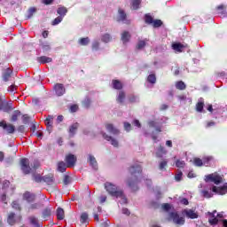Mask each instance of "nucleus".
Masks as SVG:
<instances>
[{"instance_id":"obj_1","label":"nucleus","mask_w":227,"mask_h":227,"mask_svg":"<svg viewBox=\"0 0 227 227\" xmlns=\"http://www.w3.org/2000/svg\"><path fill=\"white\" fill-rule=\"evenodd\" d=\"M105 189H106L107 192H109L111 196H114L115 198H121V203H127V198H125L123 191H121L116 185L113 184V183H106Z\"/></svg>"},{"instance_id":"obj_2","label":"nucleus","mask_w":227,"mask_h":227,"mask_svg":"<svg viewBox=\"0 0 227 227\" xmlns=\"http://www.w3.org/2000/svg\"><path fill=\"white\" fill-rule=\"evenodd\" d=\"M205 182H213V184L219 185V184H223V176L217 174V172H215L206 176Z\"/></svg>"},{"instance_id":"obj_3","label":"nucleus","mask_w":227,"mask_h":227,"mask_svg":"<svg viewBox=\"0 0 227 227\" xmlns=\"http://www.w3.org/2000/svg\"><path fill=\"white\" fill-rule=\"evenodd\" d=\"M168 221H173L175 224H180V225L185 223V219L184 217H180L178 215V213L176 212L169 213Z\"/></svg>"},{"instance_id":"obj_4","label":"nucleus","mask_w":227,"mask_h":227,"mask_svg":"<svg viewBox=\"0 0 227 227\" xmlns=\"http://www.w3.org/2000/svg\"><path fill=\"white\" fill-rule=\"evenodd\" d=\"M20 168L24 175H29L33 168L29 166V160L23 158L20 160Z\"/></svg>"},{"instance_id":"obj_5","label":"nucleus","mask_w":227,"mask_h":227,"mask_svg":"<svg viewBox=\"0 0 227 227\" xmlns=\"http://www.w3.org/2000/svg\"><path fill=\"white\" fill-rule=\"evenodd\" d=\"M0 127L4 128V130H6L8 134H13L15 132V126L13 124H7L6 121H0Z\"/></svg>"},{"instance_id":"obj_6","label":"nucleus","mask_w":227,"mask_h":227,"mask_svg":"<svg viewBox=\"0 0 227 227\" xmlns=\"http://www.w3.org/2000/svg\"><path fill=\"white\" fill-rule=\"evenodd\" d=\"M212 192H215V194H220V195H223L227 193V184H224L223 186L221 187H216V186H213L212 187Z\"/></svg>"},{"instance_id":"obj_7","label":"nucleus","mask_w":227,"mask_h":227,"mask_svg":"<svg viewBox=\"0 0 227 227\" xmlns=\"http://www.w3.org/2000/svg\"><path fill=\"white\" fill-rule=\"evenodd\" d=\"M13 107L12 104L3 101V98H0V111H4V113H8L12 111Z\"/></svg>"},{"instance_id":"obj_8","label":"nucleus","mask_w":227,"mask_h":227,"mask_svg":"<svg viewBox=\"0 0 227 227\" xmlns=\"http://www.w3.org/2000/svg\"><path fill=\"white\" fill-rule=\"evenodd\" d=\"M76 160L77 158H75V155L74 154H68L66 156V162L67 164V168H74V166H75Z\"/></svg>"},{"instance_id":"obj_9","label":"nucleus","mask_w":227,"mask_h":227,"mask_svg":"<svg viewBox=\"0 0 227 227\" xmlns=\"http://www.w3.org/2000/svg\"><path fill=\"white\" fill-rule=\"evenodd\" d=\"M214 164H215V160H214V157L212 156L204 157L202 159V166L208 168L210 166H214Z\"/></svg>"},{"instance_id":"obj_10","label":"nucleus","mask_w":227,"mask_h":227,"mask_svg":"<svg viewBox=\"0 0 227 227\" xmlns=\"http://www.w3.org/2000/svg\"><path fill=\"white\" fill-rule=\"evenodd\" d=\"M13 73V71L12 70V68L8 67L6 69L3 70V80L5 82H8V81H10L11 77H12V74Z\"/></svg>"},{"instance_id":"obj_11","label":"nucleus","mask_w":227,"mask_h":227,"mask_svg":"<svg viewBox=\"0 0 227 227\" xmlns=\"http://www.w3.org/2000/svg\"><path fill=\"white\" fill-rule=\"evenodd\" d=\"M183 214H184L186 217H189L190 219H198V213L194 212V210L184 209Z\"/></svg>"},{"instance_id":"obj_12","label":"nucleus","mask_w":227,"mask_h":227,"mask_svg":"<svg viewBox=\"0 0 227 227\" xmlns=\"http://www.w3.org/2000/svg\"><path fill=\"white\" fill-rule=\"evenodd\" d=\"M54 90L58 97H61L65 94V87H63V84L61 83H57L54 87Z\"/></svg>"},{"instance_id":"obj_13","label":"nucleus","mask_w":227,"mask_h":227,"mask_svg":"<svg viewBox=\"0 0 227 227\" xmlns=\"http://www.w3.org/2000/svg\"><path fill=\"white\" fill-rule=\"evenodd\" d=\"M103 137L106 141H109L111 143L112 146L118 148V140H116V138H113V137H109L106 133L103 134Z\"/></svg>"},{"instance_id":"obj_14","label":"nucleus","mask_w":227,"mask_h":227,"mask_svg":"<svg viewBox=\"0 0 227 227\" xmlns=\"http://www.w3.org/2000/svg\"><path fill=\"white\" fill-rule=\"evenodd\" d=\"M106 130H108L110 132V134H113L114 136H118V134H120V130H118V129L114 128V126H113V124H106Z\"/></svg>"},{"instance_id":"obj_15","label":"nucleus","mask_w":227,"mask_h":227,"mask_svg":"<svg viewBox=\"0 0 227 227\" xmlns=\"http://www.w3.org/2000/svg\"><path fill=\"white\" fill-rule=\"evenodd\" d=\"M186 47V45H184L180 43H176L172 44V49H174V51H176V52H183L184 49H185Z\"/></svg>"},{"instance_id":"obj_16","label":"nucleus","mask_w":227,"mask_h":227,"mask_svg":"<svg viewBox=\"0 0 227 227\" xmlns=\"http://www.w3.org/2000/svg\"><path fill=\"white\" fill-rule=\"evenodd\" d=\"M30 224L34 227H41L40 222L38 221V218L35 216H29L28 218Z\"/></svg>"},{"instance_id":"obj_17","label":"nucleus","mask_w":227,"mask_h":227,"mask_svg":"<svg viewBox=\"0 0 227 227\" xmlns=\"http://www.w3.org/2000/svg\"><path fill=\"white\" fill-rule=\"evenodd\" d=\"M77 129H79V123H74L69 128V136L74 137L75 132H77Z\"/></svg>"},{"instance_id":"obj_18","label":"nucleus","mask_w":227,"mask_h":227,"mask_svg":"<svg viewBox=\"0 0 227 227\" xmlns=\"http://www.w3.org/2000/svg\"><path fill=\"white\" fill-rule=\"evenodd\" d=\"M52 116L49 115L46 120L44 121V123L47 127V129L51 132L52 130Z\"/></svg>"},{"instance_id":"obj_19","label":"nucleus","mask_w":227,"mask_h":227,"mask_svg":"<svg viewBox=\"0 0 227 227\" xmlns=\"http://www.w3.org/2000/svg\"><path fill=\"white\" fill-rule=\"evenodd\" d=\"M215 212L216 211H214V213H209V215L211 216L208 221L209 223L214 225V224H217V223H219V219H217V217H215Z\"/></svg>"},{"instance_id":"obj_20","label":"nucleus","mask_w":227,"mask_h":227,"mask_svg":"<svg viewBox=\"0 0 227 227\" xmlns=\"http://www.w3.org/2000/svg\"><path fill=\"white\" fill-rule=\"evenodd\" d=\"M23 198L24 200H26V201H28V203H31V201H35V195L30 192H25Z\"/></svg>"},{"instance_id":"obj_21","label":"nucleus","mask_w":227,"mask_h":227,"mask_svg":"<svg viewBox=\"0 0 227 227\" xmlns=\"http://www.w3.org/2000/svg\"><path fill=\"white\" fill-rule=\"evenodd\" d=\"M67 168H68V164H67L63 161L59 162L58 169H59V171H60V173H65V171H67Z\"/></svg>"},{"instance_id":"obj_22","label":"nucleus","mask_w":227,"mask_h":227,"mask_svg":"<svg viewBox=\"0 0 227 227\" xmlns=\"http://www.w3.org/2000/svg\"><path fill=\"white\" fill-rule=\"evenodd\" d=\"M141 171H142V169L139 165H136L129 168V172L131 173V175H136L137 173H141Z\"/></svg>"},{"instance_id":"obj_23","label":"nucleus","mask_w":227,"mask_h":227,"mask_svg":"<svg viewBox=\"0 0 227 227\" xmlns=\"http://www.w3.org/2000/svg\"><path fill=\"white\" fill-rule=\"evenodd\" d=\"M130 40V34L127 31L123 32L121 34V41L123 42V43H127V42H129Z\"/></svg>"},{"instance_id":"obj_24","label":"nucleus","mask_w":227,"mask_h":227,"mask_svg":"<svg viewBox=\"0 0 227 227\" xmlns=\"http://www.w3.org/2000/svg\"><path fill=\"white\" fill-rule=\"evenodd\" d=\"M37 61H39V63H51L52 61V59L43 56V57L37 58Z\"/></svg>"},{"instance_id":"obj_25","label":"nucleus","mask_w":227,"mask_h":227,"mask_svg":"<svg viewBox=\"0 0 227 227\" xmlns=\"http://www.w3.org/2000/svg\"><path fill=\"white\" fill-rule=\"evenodd\" d=\"M67 12L68 10H67L66 7H59L57 10V13H59L60 17H65Z\"/></svg>"},{"instance_id":"obj_26","label":"nucleus","mask_w":227,"mask_h":227,"mask_svg":"<svg viewBox=\"0 0 227 227\" xmlns=\"http://www.w3.org/2000/svg\"><path fill=\"white\" fill-rule=\"evenodd\" d=\"M57 218L60 221L65 219V211L63 210V208L57 209Z\"/></svg>"},{"instance_id":"obj_27","label":"nucleus","mask_w":227,"mask_h":227,"mask_svg":"<svg viewBox=\"0 0 227 227\" xmlns=\"http://www.w3.org/2000/svg\"><path fill=\"white\" fill-rule=\"evenodd\" d=\"M113 86L114 88V90H121V88H123V85L121 84V82H120L118 80H114L113 81Z\"/></svg>"},{"instance_id":"obj_28","label":"nucleus","mask_w":227,"mask_h":227,"mask_svg":"<svg viewBox=\"0 0 227 227\" xmlns=\"http://www.w3.org/2000/svg\"><path fill=\"white\" fill-rule=\"evenodd\" d=\"M176 90H184L187 88V86L185 85V83L184 82L179 81L176 83Z\"/></svg>"},{"instance_id":"obj_29","label":"nucleus","mask_w":227,"mask_h":227,"mask_svg":"<svg viewBox=\"0 0 227 227\" xmlns=\"http://www.w3.org/2000/svg\"><path fill=\"white\" fill-rule=\"evenodd\" d=\"M19 116H20V111H14L12 115V121H17V120H19Z\"/></svg>"},{"instance_id":"obj_30","label":"nucleus","mask_w":227,"mask_h":227,"mask_svg":"<svg viewBox=\"0 0 227 227\" xmlns=\"http://www.w3.org/2000/svg\"><path fill=\"white\" fill-rule=\"evenodd\" d=\"M217 12H218L219 15H225V13H226V6H224L223 4L219 5L217 7Z\"/></svg>"},{"instance_id":"obj_31","label":"nucleus","mask_w":227,"mask_h":227,"mask_svg":"<svg viewBox=\"0 0 227 227\" xmlns=\"http://www.w3.org/2000/svg\"><path fill=\"white\" fill-rule=\"evenodd\" d=\"M89 160L90 162V165L92 166V168H94V169H97V160L95 159V157H93L92 155L89 156Z\"/></svg>"},{"instance_id":"obj_32","label":"nucleus","mask_w":227,"mask_h":227,"mask_svg":"<svg viewBox=\"0 0 227 227\" xmlns=\"http://www.w3.org/2000/svg\"><path fill=\"white\" fill-rule=\"evenodd\" d=\"M13 217H15V215L13 213H11L7 219V222L9 224H11V226H12V224H15V219Z\"/></svg>"},{"instance_id":"obj_33","label":"nucleus","mask_w":227,"mask_h":227,"mask_svg":"<svg viewBox=\"0 0 227 227\" xmlns=\"http://www.w3.org/2000/svg\"><path fill=\"white\" fill-rule=\"evenodd\" d=\"M80 221L82 224H84V223H88V214L87 213H82L81 215Z\"/></svg>"},{"instance_id":"obj_34","label":"nucleus","mask_w":227,"mask_h":227,"mask_svg":"<svg viewBox=\"0 0 227 227\" xmlns=\"http://www.w3.org/2000/svg\"><path fill=\"white\" fill-rule=\"evenodd\" d=\"M205 104L203 103V101H199L196 105V109L199 113H201V111H203V107H204Z\"/></svg>"},{"instance_id":"obj_35","label":"nucleus","mask_w":227,"mask_h":227,"mask_svg":"<svg viewBox=\"0 0 227 227\" xmlns=\"http://www.w3.org/2000/svg\"><path fill=\"white\" fill-rule=\"evenodd\" d=\"M193 164L195 166L201 167V166H203V160H201L200 158H195V159H193Z\"/></svg>"},{"instance_id":"obj_36","label":"nucleus","mask_w":227,"mask_h":227,"mask_svg":"<svg viewBox=\"0 0 227 227\" xmlns=\"http://www.w3.org/2000/svg\"><path fill=\"white\" fill-rule=\"evenodd\" d=\"M101 40L102 42H105V43H108V42H111V35L109 34H105Z\"/></svg>"},{"instance_id":"obj_37","label":"nucleus","mask_w":227,"mask_h":227,"mask_svg":"<svg viewBox=\"0 0 227 227\" xmlns=\"http://www.w3.org/2000/svg\"><path fill=\"white\" fill-rule=\"evenodd\" d=\"M139 4H141V0H133L132 1L133 10H137V8H139Z\"/></svg>"},{"instance_id":"obj_38","label":"nucleus","mask_w":227,"mask_h":227,"mask_svg":"<svg viewBox=\"0 0 227 227\" xmlns=\"http://www.w3.org/2000/svg\"><path fill=\"white\" fill-rule=\"evenodd\" d=\"M148 82L152 84H155L157 78L155 77V74H150L147 78Z\"/></svg>"},{"instance_id":"obj_39","label":"nucleus","mask_w":227,"mask_h":227,"mask_svg":"<svg viewBox=\"0 0 227 227\" xmlns=\"http://www.w3.org/2000/svg\"><path fill=\"white\" fill-rule=\"evenodd\" d=\"M153 27H160L162 26V21L160 20H155L153 21Z\"/></svg>"},{"instance_id":"obj_40","label":"nucleus","mask_w":227,"mask_h":227,"mask_svg":"<svg viewBox=\"0 0 227 227\" xmlns=\"http://www.w3.org/2000/svg\"><path fill=\"white\" fill-rule=\"evenodd\" d=\"M63 20V16H59L57 17L53 21H52V26H58L59 22Z\"/></svg>"},{"instance_id":"obj_41","label":"nucleus","mask_w":227,"mask_h":227,"mask_svg":"<svg viewBox=\"0 0 227 227\" xmlns=\"http://www.w3.org/2000/svg\"><path fill=\"white\" fill-rule=\"evenodd\" d=\"M124 98H125V93L123 91H120L119 96L117 98V101L121 103V102H123Z\"/></svg>"},{"instance_id":"obj_42","label":"nucleus","mask_w":227,"mask_h":227,"mask_svg":"<svg viewBox=\"0 0 227 227\" xmlns=\"http://www.w3.org/2000/svg\"><path fill=\"white\" fill-rule=\"evenodd\" d=\"M127 17V14L123 12V10H119V20H123Z\"/></svg>"},{"instance_id":"obj_43","label":"nucleus","mask_w":227,"mask_h":227,"mask_svg":"<svg viewBox=\"0 0 227 227\" xmlns=\"http://www.w3.org/2000/svg\"><path fill=\"white\" fill-rule=\"evenodd\" d=\"M145 22H146V24H153V18L151 15L146 14L145 15Z\"/></svg>"},{"instance_id":"obj_44","label":"nucleus","mask_w":227,"mask_h":227,"mask_svg":"<svg viewBox=\"0 0 227 227\" xmlns=\"http://www.w3.org/2000/svg\"><path fill=\"white\" fill-rule=\"evenodd\" d=\"M89 43H90V38L85 37V38L80 39L81 45H88Z\"/></svg>"},{"instance_id":"obj_45","label":"nucleus","mask_w":227,"mask_h":227,"mask_svg":"<svg viewBox=\"0 0 227 227\" xmlns=\"http://www.w3.org/2000/svg\"><path fill=\"white\" fill-rule=\"evenodd\" d=\"M146 45V41H139L137 44V49H143Z\"/></svg>"},{"instance_id":"obj_46","label":"nucleus","mask_w":227,"mask_h":227,"mask_svg":"<svg viewBox=\"0 0 227 227\" xmlns=\"http://www.w3.org/2000/svg\"><path fill=\"white\" fill-rule=\"evenodd\" d=\"M38 168H40V161L35 160L32 166V171L38 169Z\"/></svg>"},{"instance_id":"obj_47","label":"nucleus","mask_w":227,"mask_h":227,"mask_svg":"<svg viewBox=\"0 0 227 227\" xmlns=\"http://www.w3.org/2000/svg\"><path fill=\"white\" fill-rule=\"evenodd\" d=\"M33 178L35 180V182H42V176H40V174H35L33 176Z\"/></svg>"},{"instance_id":"obj_48","label":"nucleus","mask_w":227,"mask_h":227,"mask_svg":"<svg viewBox=\"0 0 227 227\" xmlns=\"http://www.w3.org/2000/svg\"><path fill=\"white\" fill-rule=\"evenodd\" d=\"M202 194L204 198H212L213 194L208 191H202Z\"/></svg>"},{"instance_id":"obj_49","label":"nucleus","mask_w":227,"mask_h":227,"mask_svg":"<svg viewBox=\"0 0 227 227\" xmlns=\"http://www.w3.org/2000/svg\"><path fill=\"white\" fill-rule=\"evenodd\" d=\"M176 166L177 168H184L185 166V161L184 160H177L176 163Z\"/></svg>"},{"instance_id":"obj_50","label":"nucleus","mask_w":227,"mask_h":227,"mask_svg":"<svg viewBox=\"0 0 227 227\" xmlns=\"http://www.w3.org/2000/svg\"><path fill=\"white\" fill-rule=\"evenodd\" d=\"M70 182H72L70 176H64V184H65V185H68V184H70Z\"/></svg>"},{"instance_id":"obj_51","label":"nucleus","mask_w":227,"mask_h":227,"mask_svg":"<svg viewBox=\"0 0 227 227\" xmlns=\"http://www.w3.org/2000/svg\"><path fill=\"white\" fill-rule=\"evenodd\" d=\"M182 172H177L175 176V178L176 180V182H180V180H182Z\"/></svg>"},{"instance_id":"obj_52","label":"nucleus","mask_w":227,"mask_h":227,"mask_svg":"<svg viewBox=\"0 0 227 227\" xmlns=\"http://www.w3.org/2000/svg\"><path fill=\"white\" fill-rule=\"evenodd\" d=\"M44 182H46L47 184H51L54 182V177H45L44 178Z\"/></svg>"},{"instance_id":"obj_53","label":"nucleus","mask_w":227,"mask_h":227,"mask_svg":"<svg viewBox=\"0 0 227 227\" xmlns=\"http://www.w3.org/2000/svg\"><path fill=\"white\" fill-rule=\"evenodd\" d=\"M23 123H29V116L27 114H24L22 116Z\"/></svg>"},{"instance_id":"obj_54","label":"nucleus","mask_w":227,"mask_h":227,"mask_svg":"<svg viewBox=\"0 0 227 227\" xmlns=\"http://www.w3.org/2000/svg\"><path fill=\"white\" fill-rule=\"evenodd\" d=\"M43 215L45 219V217H48V215H51V209H45L43 212Z\"/></svg>"},{"instance_id":"obj_55","label":"nucleus","mask_w":227,"mask_h":227,"mask_svg":"<svg viewBox=\"0 0 227 227\" xmlns=\"http://www.w3.org/2000/svg\"><path fill=\"white\" fill-rule=\"evenodd\" d=\"M162 208H163V210H165L166 212H168V210H169V208H171V205H169L168 203L163 204V205H162Z\"/></svg>"},{"instance_id":"obj_56","label":"nucleus","mask_w":227,"mask_h":227,"mask_svg":"<svg viewBox=\"0 0 227 227\" xmlns=\"http://www.w3.org/2000/svg\"><path fill=\"white\" fill-rule=\"evenodd\" d=\"M77 109H79V106H77V105H73L70 107L71 113H75L77 111Z\"/></svg>"},{"instance_id":"obj_57","label":"nucleus","mask_w":227,"mask_h":227,"mask_svg":"<svg viewBox=\"0 0 227 227\" xmlns=\"http://www.w3.org/2000/svg\"><path fill=\"white\" fill-rule=\"evenodd\" d=\"M166 166H168V161H166V160L161 161L160 164V169H164V168H166Z\"/></svg>"},{"instance_id":"obj_58","label":"nucleus","mask_w":227,"mask_h":227,"mask_svg":"<svg viewBox=\"0 0 227 227\" xmlns=\"http://www.w3.org/2000/svg\"><path fill=\"white\" fill-rule=\"evenodd\" d=\"M12 208H15L16 210H20V207L19 206V203L17 201L12 202Z\"/></svg>"},{"instance_id":"obj_59","label":"nucleus","mask_w":227,"mask_h":227,"mask_svg":"<svg viewBox=\"0 0 227 227\" xmlns=\"http://www.w3.org/2000/svg\"><path fill=\"white\" fill-rule=\"evenodd\" d=\"M16 90H17V86H15V85H11L8 88V91H11V93H13V91H15Z\"/></svg>"},{"instance_id":"obj_60","label":"nucleus","mask_w":227,"mask_h":227,"mask_svg":"<svg viewBox=\"0 0 227 227\" xmlns=\"http://www.w3.org/2000/svg\"><path fill=\"white\" fill-rule=\"evenodd\" d=\"M130 123L128 122H124V129L125 130H127L129 132V130H130Z\"/></svg>"},{"instance_id":"obj_61","label":"nucleus","mask_w":227,"mask_h":227,"mask_svg":"<svg viewBox=\"0 0 227 227\" xmlns=\"http://www.w3.org/2000/svg\"><path fill=\"white\" fill-rule=\"evenodd\" d=\"M133 125H135V127H141V123L139 122V121L138 120H135L134 121H133Z\"/></svg>"},{"instance_id":"obj_62","label":"nucleus","mask_w":227,"mask_h":227,"mask_svg":"<svg viewBox=\"0 0 227 227\" xmlns=\"http://www.w3.org/2000/svg\"><path fill=\"white\" fill-rule=\"evenodd\" d=\"M106 200H107V197L106 195H103L100 197V203H106Z\"/></svg>"},{"instance_id":"obj_63","label":"nucleus","mask_w":227,"mask_h":227,"mask_svg":"<svg viewBox=\"0 0 227 227\" xmlns=\"http://www.w3.org/2000/svg\"><path fill=\"white\" fill-rule=\"evenodd\" d=\"M180 201L183 205H189V200H187V199H182Z\"/></svg>"},{"instance_id":"obj_64","label":"nucleus","mask_w":227,"mask_h":227,"mask_svg":"<svg viewBox=\"0 0 227 227\" xmlns=\"http://www.w3.org/2000/svg\"><path fill=\"white\" fill-rule=\"evenodd\" d=\"M178 98L179 100L182 102L184 100H187V97L184 96V95H181V96H178Z\"/></svg>"}]
</instances>
